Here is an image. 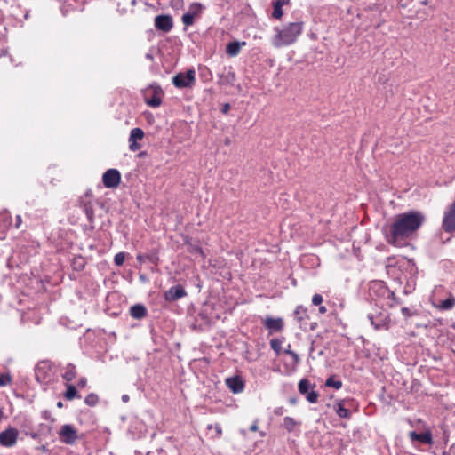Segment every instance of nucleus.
I'll return each instance as SVG.
<instances>
[{"instance_id":"nucleus-62","label":"nucleus","mask_w":455,"mask_h":455,"mask_svg":"<svg viewBox=\"0 0 455 455\" xmlns=\"http://www.w3.org/2000/svg\"><path fill=\"white\" fill-rule=\"evenodd\" d=\"M290 403H291V404H295V403H296V399H295V398H291V399H290Z\"/></svg>"},{"instance_id":"nucleus-50","label":"nucleus","mask_w":455,"mask_h":455,"mask_svg":"<svg viewBox=\"0 0 455 455\" xmlns=\"http://www.w3.org/2000/svg\"><path fill=\"white\" fill-rule=\"evenodd\" d=\"M171 4L178 8L183 4V0H172Z\"/></svg>"},{"instance_id":"nucleus-52","label":"nucleus","mask_w":455,"mask_h":455,"mask_svg":"<svg viewBox=\"0 0 455 455\" xmlns=\"http://www.w3.org/2000/svg\"><path fill=\"white\" fill-rule=\"evenodd\" d=\"M230 109V105L228 103H226L222 106V108H221V112L223 114H228V112L229 111Z\"/></svg>"},{"instance_id":"nucleus-36","label":"nucleus","mask_w":455,"mask_h":455,"mask_svg":"<svg viewBox=\"0 0 455 455\" xmlns=\"http://www.w3.org/2000/svg\"><path fill=\"white\" fill-rule=\"evenodd\" d=\"M181 20L185 26H192L195 22V16L189 12H187L182 15Z\"/></svg>"},{"instance_id":"nucleus-38","label":"nucleus","mask_w":455,"mask_h":455,"mask_svg":"<svg viewBox=\"0 0 455 455\" xmlns=\"http://www.w3.org/2000/svg\"><path fill=\"white\" fill-rule=\"evenodd\" d=\"M12 383V377L9 373L0 374V387H5Z\"/></svg>"},{"instance_id":"nucleus-11","label":"nucleus","mask_w":455,"mask_h":455,"mask_svg":"<svg viewBox=\"0 0 455 455\" xmlns=\"http://www.w3.org/2000/svg\"><path fill=\"white\" fill-rule=\"evenodd\" d=\"M19 436V431L14 427H8L0 433V445L4 447H12L16 444Z\"/></svg>"},{"instance_id":"nucleus-49","label":"nucleus","mask_w":455,"mask_h":455,"mask_svg":"<svg viewBox=\"0 0 455 455\" xmlns=\"http://www.w3.org/2000/svg\"><path fill=\"white\" fill-rule=\"evenodd\" d=\"M42 416L46 420L54 421V419L52 418L51 412L49 411H44Z\"/></svg>"},{"instance_id":"nucleus-43","label":"nucleus","mask_w":455,"mask_h":455,"mask_svg":"<svg viewBox=\"0 0 455 455\" xmlns=\"http://www.w3.org/2000/svg\"><path fill=\"white\" fill-rule=\"evenodd\" d=\"M401 312L405 318H409L415 315V313L411 312V310L408 307H403Z\"/></svg>"},{"instance_id":"nucleus-58","label":"nucleus","mask_w":455,"mask_h":455,"mask_svg":"<svg viewBox=\"0 0 455 455\" xmlns=\"http://www.w3.org/2000/svg\"><path fill=\"white\" fill-rule=\"evenodd\" d=\"M122 400H123V402H128V400H129V396H128L127 395H124L122 396Z\"/></svg>"},{"instance_id":"nucleus-19","label":"nucleus","mask_w":455,"mask_h":455,"mask_svg":"<svg viewBox=\"0 0 455 455\" xmlns=\"http://www.w3.org/2000/svg\"><path fill=\"white\" fill-rule=\"evenodd\" d=\"M79 203L81 207L83 208L84 212L85 213L87 220L89 222H93L94 220V210L93 204L92 200H84V198H80Z\"/></svg>"},{"instance_id":"nucleus-15","label":"nucleus","mask_w":455,"mask_h":455,"mask_svg":"<svg viewBox=\"0 0 455 455\" xmlns=\"http://www.w3.org/2000/svg\"><path fill=\"white\" fill-rule=\"evenodd\" d=\"M144 137V132L141 128H133L131 130L129 136V149L132 152H135L140 149L141 145L137 142V140H142Z\"/></svg>"},{"instance_id":"nucleus-61","label":"nucleus","mask_w":455,"mask_h":455,"mask_svg":"<svg viewBox=\"0 0 455 455\" xmlns=\"http://www.w3.org/2000/svg\"><path fill=\"white\" fill-rule=\"evenodd\" d=\"M7 53H8L7 50H3L2 52L0 53V57L6 55Z\"/></svg>"},{"instance_id":"nucleus-24","label":"nucleus","mask_w":455,"mask_h":455,"mask_svg":"<svg viewBox=\"0 0 455 455\" xmlns=\"http://www.w3.org/2000/svg\"><path fill=\"white\" fill-rule=\"evenodd\" d=\"M76 376V367L75 364L69 363L64 368V372L61 377L68 382L72 381Z\"/></svg>"},{"instance_id":"nucleus-64","label":"nucleus","mask_w":455,"mask_h":455,"mask_svg":"<svg viewBox=\"0 0 455 455\" xmlns=\"http://www.w3.org/2000/svg\"><path fill=\"white\" fill-rule=\"evenodd\" d=\"M96 204H99L100 207H103V203L96 201Z\"/></svg>"},{"instance_id":"nucleus-39","label":"nucleus","mask_w":455,"mask_h":455,"mask_svg":"<svg viewBox=\"0 0 455 455\" xmlns=\"http://www.w3.org/2000/svg\"><path fill=\"white\" fill-rule=\"evenodd\" d=\"M124 259H125V253L121 251L115 255L114 263L116 266H122L124 264Z\"/></svg>"},{"instance_id":"nucleus-17","label":"nucleus","mask_w":455,"mask_h":455,"mask_svg":"<svg viewBox=\"0 0 455 455\" xmlns=\"http://www.w3.org/2000/svg\"><path fill=\"white\" fill-rule=\"evenodd\" d=\"M225 382L227 387L234 394H239L244 389V382L240 376L227 378Z\"/></svg>"},{"instance_id":"nucleus-27","label":"nucleus","mask_w":455,"mask_h":455,"mask_svg":"<svg viewBox=\"0 0 455 455\" xmlns=\"http://www.w3.org/2000/svg\"><path fill=\"white\" fill-rule=\"evenodd\" d=\"M64 398L66 400H68V401H71L75 398H80L81 396L79 395L76 387L72 384H67L66 385V391L64 393Z\"/></svg>"},{"instance_id":"nucleus-10","label":"nucleus","mask_w":455,"mask_h":455,"mask_svg":"<svg viewBox=\"0 0 455 455\" xmlns=\"http://www.w3.org/2000/svg\"><path fill=\"white\" fill-rule=\"evenodd\" d=\"M121 182V174L117 169H108L102 175V183L108 188L118 187Z\"/></svg>"},{"instance_id":"nucleus-18","label":"nucleus","mask_w":455,"mask_h":455,"mask_svg":"<svg viewBox=\"0 0 455 455\" xmlns=\"http://www.w3.org/2000/svg\"><path fill=\"white\" fill-rule=\"evenodd\" d=\"M409 437L411 438V440L412 442L418 441V442H420V443H426V444H432V443H433L432 434L428 430H427L423 433H420V434L416 433L415 431H411L409 433Z\"/></svg>"},{"instance_id":"nucleus-6","label":"nucleus","mask_w":455,"mask_h":455,"mask_svg":"<svg viewBox=\"0 0 455 455\" xmlns=\"http://www.w3.org/2000/svg\"><path fill=\"white\" fill-rule=\"evenodd\" d=\"M164 92L157 84L150 85L148 91L145 93V102L151 108H157L162 104V95Z\"/></svg>"},{"instance_id":"nucleus-33","label":"nucleus","mask_w":455,"mask_h":455,"mask_svg":"<svg viewBox=\"0 0 455 455\" xmlns=\"http://www.w3.org/2000/svg\"><path fill=\"white\" fill-rule=\"evenodd\" d=\"M84 403L88 406H95L99 403V396L94 393H90L84 398Z\"/></svg>"},{"instance_id":"nucleus-25","label":"nucleus","mask_w":455,"mask_h":455,"mask_svg":"<svg viewBox=\"0 0 455 455\" xmlns=\"http://www.w3.org/2000/svg\"><path fill=\"white\" fill-rule=\"evenodd\" d=\"M87 261L86 259L81 255H76L71 260V267L75 271H82L84 269Z\"/></svg>"},{"instance_id":"nucleus-55","label":"nucleus","mask_w":455,"mask_h":455,"mask_svg":"<svg viewBox=\"0 0 455 455\" xmlns=\"http://www.w3.org/2000/svg\"><path fill=\"white\" fill-rule=\"evenodd\" d=\"M326 312V307L324 306H321L319 307V313L324 314Z\"/></svg>"},{"instance_id":"nucleus-34","label":"nucleus","mask_w":455,"mask_h":455,"mask_svg":"<svg viewBox=\"0 0 455 455\" xmlns=\"http://www.w3.org/2000/svg\"><path fill=\"white\" fill-rule=\"evenodd\" d=\"M273 7H274V10L272 12L273 18L277 19V20L281 19L283 14V8H282L283 7L282 3H274Z\"/></svg>"},{"instance_id":"nucleus-13","label":"nucleus","mask_w":455,"mask_h":455,"mask_svg":"<svg viewBox=\"0 0 455 455\" xmlns=\"http://www.w3.org/2000/svg\"><path fill=\"white\" fill-rule=\"evenodd\" d=\"M293 317L299 324L300 329H302L303 331H307V320L309 319L307 308L304 307L301 305L298 306L293 312Z\"/></svg>"},{"instance_id":"nucleus-16","label":"nucleus","mask_w":455,"mask_h":455,"mask_svg":"<svg viewBox=\"0 0 455 455\" xmlns=\"http://www.w3.org/2000/svg\"><path fill=\"white\" fill-rule=\"evenodd\" d=\"M187 296V291L180 284L171 287L164 292V299L169 302L176 301Z\"/></svg>"},{"instance_id":"nucleus-31","label":"nucleus","mask_w":455,"mask_h":455,"mask_svg":"<svg viewBox=\"0 0 455 455\" xmlns=\"http://www.w3.org/2000/svg\"><path fill=\"white\" fill-rule=\"evenodd\" d=\"M204 9V6L197 2L192 3L189 5V12L192 13L195 17L199 16L202 11Z\"/></svg>"},{"instance_id":"nucleus-2","label":"nucleus","mask_w":455,"mask_h":455,"mask_svg":"<svg viewBox=\"0 0 455 455\" xmlns=\"http://www.w3.org/2000/svg\"><path fill=\"white\" fill-rule=\"evenodd\" d=\"M303 25V22L296 21L283 26L282 29L276 28L275 30L277 34L274 36L272 41L274 46L280 48L293 44L302 33Z\"/></svg>"},{"instance_id":"nucleus-41","label":"nucleus","mask_w":455,"mask_h":455,"mask_svg":"<svg viewBox=\"0 0 455 455\" xmlns=\"http://www.w3.org/2000/svg\"><path fill=\"white\" fill-rule=\"evenodd\" d=\"M323 302V296L321 294H315L312 298V303L313 305L315 306H319L321 305Z\"/></svg>"},{"instance_id":"nucleus-37","label":"nucleus","mask_w":455,"mask_h":455,"mask_svg":"<svg viewBox=\"0 0 455 455\" xmlns=\"http://www.w3.org/2000/svg\"><path fill=\"white\" fill-rule=\"evenodd\" d=\"M270 347L275 351V353L278 355L282 350V341L278 339H272L270 340Z\"/></svg>"},{"instance_id":"nucleus-53","label":"nucleus","mask_w":455,"mask_h":455,"mask_svg":"<svg viewBox=\"0 0 455 455\" xmlns=\"http://www.w3.org/2000/svg\"><path fill=\"white\" fill-rule=\"evenodd\" d=\"M145 58H146L147 60H151V61L154 60V56H153V54H152L151 52H147V53L145 54Z\"/></svg>"},{"instance_id":"nucleus-56","label":"nucleus","mask_w":455,"mask_h":455,"mask_svg":"<svg viewBox=\"0 0 455 455\" xmlns=\"http://www.w3.org/2000/svg\"><path fill=\"white\" fill-rule=\"evenodd\" d=\"M290 0H277L275 3H282V6L288 4Z\"/></svg>"},{"instance_id":"nucleus-8","label":"nucleus","mask_w":455,"mask_h":455,"mask_svg":"<svg viewBox=\"0 0 455 455\" xmlns=\"http://www.w3.org/2000/svg\"><path fill=\"white\" fill-rule=\"evenodd\" d=\"M59 438L65 444H74L79 439V436L72 425L65 424L59 431Z\"/></svg>"},{"instance_id":"nucleus-32","label":"nucleus","mask_w":455,"mask_h":455,"mask_svg":"<svg viewBox=\"0 0 455 455\" xmlns=\"http://www.w3.org/2000/svg\"><path fill=\"white\" fill-rule=\"evenodd\" d=\"M212 429H214L215 431V435H212V438H214V439H219L220 438L221 435H222V427L220 426V424L219 423H215L214 425H208L207 426V430H212Z\"/></svg>"},{"instance_id":"nucleus-14","label":"nucleus","mask_w":455,"mask_h":455,"mask_svg":"<svg viewBox=\"0 0 455 455\" xmlns=\"http://www.w3.org/2000/svg\"><path fill=\"white\" fill-rule=\"evenodd\" d=\"M262 323L265 328L268 330L269 334L282 331L283 329V321L281 317L273 318L271 316H267L263 319Z\"/></svg>"},{"instance_id":"nucleus-44","label":"nucleus","mask_w":455,"mask_h":455,"mask_svg":"<svg viewBox=\"0 0 455 455\" xmlns=\"http://www.w3.org/2000/svg\"><path fill=\"white\" fill-rule=\"evenodd\" d=\"M387 298L391 299L395 304H400L401 300L395 296L394 291H388Z\"/></svg>"},{"instance_id":"nucleus-23","label":"nucleus","mask_w":455,"mask_h":455,"mask_svg":"<svg viewBox=\"0 0 455 455\" xmlns=\"http://www.w3.org/2000/svg\"><path fill=\"white\" fill-rule=\"evenodd\" d=\"M184 243L187 245V251L189 253H191L193 255L198 254L203 259L205 258L204 251H203L202 247L199 244L191 243V241L188 239V237L185 238Z\"/></svg>"},{"instance_id":"nucleus-20","label":"nucleus","mask_w":455,"mask_h":455,"mask_svg":"<svg viewBox=\"0 0 455 455\" xmlns=\"http://www.w3.org/2000/svg\"><path fill=\"white\" fill-rule=\"evenodd\" d=\"M235 81V73L230 67L228 72L219 75L220 85H234Z\"/></svg>"},{"instance_id":"nucleus-48","label":"nucleus","mask_w":455,"mask_h":455,"mask_svg":"<svg viewBox=\"0 0 455 455\" xmlns=\"http://www.w3.org/2000/svg\"><path fill=\"white\" fill-rule=\"evenodd\" d=\"M92 196L93 195L92 189H87V191L80 198H84V200H92Z\"/></svg>"},{"instance_id":"nucleus-30","label":"nucleus","mask_w":455,"mask_h":455,"mask_svg":"<svg viewBox=\"0 0 455 455\" xmlns=\"http://www.w3.org/2000/svg\"><path fill=\"white\" fill-rule=\"evenodd\" d=\"M455 306V299L453 297H450L443 301H441L438 308L441 310H451Z\"/></svg>"},{"instance_id":"nucleus-4","label":"nucleus","mask_w":455,"mask_h":455,"mask_svg":"<svg viewBox=\"0 0 455 455\" xmlns=\"http://www.w3.org/2000/svg\"><path fill=\"white\" fill-rule=\"evenodd\" d=\"M196 82V72L188 69L186 73L180 72L172 77V84L176 88H191Z\"/></svg>"},{"instance_id":"nucleus-47","label":"nucleus","mask_w":455,"mask_h":455,"mask_svg":"<svg viewBox=\"0 0 455 455\" xmlns=\"http://www.w3.org/2000/svg\"><path fill=\"white\" fill-rule=\"evenodd\" d=\"M87 384V379L85 377H82L79 379L77 382V387L80 388H84Z\"/></svg>"},{"instance_id":"nucleus-60","label":"nucleus","mask_w":455,"mask_h":455,"mask_svg":"<svg viewBox=\"0 0 455 455\" xmlns=\"http://www.w3.org/2000/svg\"><path fill=\"white\" fill-rule=\"evenodd\" d=\"M57 407H58V408H62V407H63V403H62V402H61V401H59V402L57 403Z\"/></svg>"},{"instance_id":"nucleus-12","label":"nucleus","mask_w":455,"mask_h":455,"mask_svg":"<svg viewBox=\"0 0 455 455\" xmlns=\"http://www.w3.org/2000/svg\"><path fill=\"white\" fill-rule=\"evenodd\" d=\"M155 28L164 33L170 32L173 28V20L171 15L161 14L155 18Z\"/></svg>"},{"instance_id":"nucleus-57","label":"nucleus","mask_w":455,"mask_h":455,"mask_svg":"<svg viewBox=\"0 0 455 455\" xmlns=\"http://www.w3.org/2000/svg\"><path fill=\"white\" fill-rule=\"evenodd\" d=\"M342 411H343V418L347 417L348 415V410L345 409L344 407L342 409Z\"/></svg>"},{"instance_id":"nucleus-46","label":"nucleus","mask_w":455,"mask_h":455,"mask_svg":"<svg viewBox=\"0 0 455 455\" xmlns=\"http://www.w3.org/2000/svg\"><path fill=\"white\" fill-rule=\"evenodd\" d=\"M136 260L140 263V264H143L145 262H147L146 260V257H145V253H138L136 255Z\"/></svg>"},{"instance_id":"nucleus-7","label":"nucleus","mask_w":455,"mask_h":455,"mask_svg":"<svg viewBox=\"0 0 455 455\" xmlns=\"http://www.w3.org/2000/svg\"><path fill=\"white\" fill-rule=\"evenodd\" d=\"M442 228L446 233H455V200L444 212Z\"/></svg>"},{"instance_id":"nucleus-26","label":"nucleus","mask_w":455,"mask_h":455,"mask_svg":"<svg viewBox=\"0 0 455 455\" xmlns=\"http://www.w3.org/2000/svg\"><path fill=\"white\" fill-rule=\"evenodd\" d=\"M146 260L154 266H158L160 262L159 251L156 248H153L148 251L145 252Z\"/></svg>"},{"instance_id":"nucleus-5","label":"nucleus","mask_w":455,"mask_h":455,"mask_svg":"<svg viewBox=\"0 0 455 455\" xmlns=\"http://www.w3.org/2000/svg\"><path fill=\"white\" fill-rule=\"evenodd\" d=\"M315 385H312L307 379H302L298 384L299 392L306 396V399L310 403H315L318 401L319 395L313 388Z\"/></svg>"},{"instance_id":"nucleus-51","label":"nucleus","mask_w":455,"mask_h":455,"mask_svg":"<svg viewBox=\"0 0 455 455\" xmlns=\"http://www.w3.org/2000/svg\"><path fill=\"white\" fill-rule=\"evenodd\" d=\"M21 222H22L21 217L20 215H17L16 221L14 224L15 228H19L20 227Z\"/></svg>"},{"instance_id":"nucleus-59","label":"nucleus","mask_w":455,"mask_h":455,"mask_svg":"<svg viewBox=\"0 0 455 455\" xmlns=\"http://www.w3.org/2000/svg\"><path fill=\"white\" fill-rule=\"evenodd\" d=\"M224 143H225V145H229V144L231 143L230 139L227 137V138L225 139V140H224Z\"/></svg>"},{"instance_id":"nucleus-35","label":"nucleus","mask_w":455,"mask_h":455,"mask_svg":"<svg viewBox=\"0 0 455 455\" xmlns=\"http://www.w3.org/2000/svg\"><path fill=\"white\" fill-rule=\"evenodd\" d=\"M325 386L329 387H334L335 389H339L341 388V380H336L334 376H331L326 379Z\"/></svg>"},{"instance_id":"nucleus-1","label":"nucleus","mask_w":455,"mask_h":455,"mask_svg":"<svg viewBox=\"0 0 455 455\" xmlns=\"http://www.w3.org/2000/svg\"><path fill=\"white\" fill-rule=\"evenodd\" d=\"M424 221V214L418 211L395 215L389 226L387 243L396 245L399 242L411 237L422 226Z\"/></svg>"},{"instance_id":"nucleus-40","label":"nucleus","mask_w":455,"mask_h":455,"mask_svg":"<svg viewBox=\"0 0 455 455\" xmlns=\"http://www.w3.org/2000/svg\"><path fill=\"white\" fill-rule=\"evenodd\" d=\"M284 353L289 355H291L292 357V359H293L295 363H298L299 362V355L296 352L291 350V346L290 345L288 346V348H286L284 350Z\"/></svg>"},{"instance_id":"nucleus-3","label":"nucleus","mask_w":455,"mask_h":455,"mask_svg":"<svg viewBox=\"0 0 455 455\" xmlns=\"http://www.w3.org/2000/svg\"><path fill=\"white\" fill-rule=\"evenodd\" d=\"M52 363L50 361H41L35 367V378L40 384H47L52 379Z\"/></svg>"},{"instance_id":"nucleus-45","label":"nucleus","mask_w":455,"mask_h":455,"mask_svg":"<svg viewBox=\"0 0 455 455\" xmlns=\"http://www.w3.org/2000/svg\"><path fill=\"white\" fill-rule=\"evenodd\" d=\"M286 411V409L283 406L276 407L274 410V414L276 416H282Z\"/></svg>"},{"instance_id":"nucleus-29","label":"nucleus","mask_w":455,"mask_h":455,"mask_svg":"<svg viewBox=\"0 0 455 455\" xmlns=\"http://www.w3.org/2000/svg\"><path fill=\"white\" fill-rule=\"evenodd\" d=\"M298 425H300V422H297L293 418L284 417L283 426L289 433L292 432Z\"/></svg>"},{"instance_id":"nucleus-63","label":"nucleus","mask_w":455,"mask_h":455,"mask_svg":"<svg viewBox=\"0 0 455 455\" xmlns=\"http://www.w3.org/2000/svg\"><path fill=\"white\" fill-rule=\"evenodd\" d=\"M3 416H4V413H3L2 410L0 409V421H1V420H2V419H3Z\"/></svg>"},{"instance_id":"nucleus-22","label":"nucleus","mask_w":455,"mask_h":455,"mask_svg":"<svg viewBox=\"0 0 455 455\" xmlns=\"http://www.w3.org/2000/svg\"><path fill=\"white\" fill-rule=\"evenodd\" d=\"M147 308L142 304H135L130 307V315L134 319H142L147 315Z\"/></svg>"},{"instance_id":"nucleus-21","label":"nucleus","mask_w":455,"mask_h":455,"mask_svg":"<svg viewBox=\"0 0 455 455\" xmlns=\"http://www.w3.org/2000/svg\"><path fill=\"white\" fill-rule=\"evenodd\" d=\"M245 44H246V43L244 41L243 42H239V41L229 42L226 45V52L230 57H235L240 53L241 47Z\"/></svg>"},{"instance_id":"nucleus-42","label":"nucleus","mask_w":455,"mask_h":455,"mask_svg":"<svg viewBox=\"0 0 455 455\" xmlns=\"http://www.w3.org/2000/svg\"><path fill=\"white\" fill-rule=\"evenodd\" d=\"M333 408H334V411H336V413L338 414V416L341 418V411H342L341 400L335 401Z\"/></svg>"},{"instance_id":"nucleus-28","label":"nucleus","mask_w":455,"mask_h":455,"mask_svg":"<svg viewBox=\"0 0 455 455\" xmlns=\"http://www.w3.org/2000/svg\"><path fill=\"white\" fill-rule=\"evenodd\" d=\"M12 225V217L8 212L0 213V229L8 228Z\"/></svg>"},{"instance_id":"nucleus-54","label":"nucleus","mask_w":455,"mask_h":455,"mask_svg":"<svg viewBox=\"0 0 455 455\" xmlns=\"http://www.w3.org/2000/svg\"><path fill=\"white\" fill-rule=\"evenodd\" d=\"M250 430L252 431V432H255L258 430V425H257V422H255L254 424H252L251 427H250Z\"/></svg>"},{"instance_id":"nucleus-9","label":"nucleus","mask_w":455,"mask_h":455,"mask_svg":"<svg viewBox=\"0 0 455 455\" xmlns=\"http://www.w3.org/2000/svg\"><path fill=\"white\" fill-rule=\"evenodd\" d=\"M369 319L376 330L388 329L391 323L389 314L384 310L370 315Z\"/></svg>"}]
</instances>
